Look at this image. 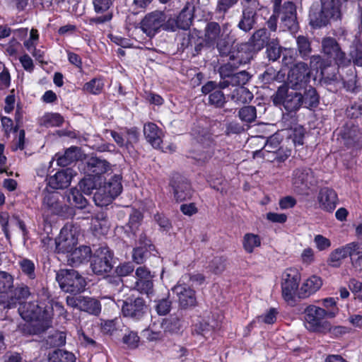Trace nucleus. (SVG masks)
<instances>
[{
	"instance_id": "nucleus-1",
	"label": "nucleus",
	"mask_w": 362,
	"mask_h": 362,
	"mask_svg": "<svg viewBox=\"0 0 362 362\" xmlns=\"http://www.w3.org/2000/svg\"><path fill=\"white\" fill-rule=\"evenodd\" d=\"M18 312L26 321L18 327L19 330L25 335L39 334L51 326V313L37 302L21 304Z\"/></svg>"
},
{
	"instance_id": "nucleus-2",
	"label": "nucleus",
	"mask_w": 362,
	"mask_h": 362,
	"mask_svg": "<svg viewBox=\"0 0 362 362\" xmlns=\"http://www.w3.org/2000/svg\"><path fill=\"white\" fill-rule=\"evenodd\" d=\"M338 312V308L326 310L314 305H308L304 310L305 327L311 332H327L330 329V324L325 318H333Z\"/></svg>"
},
{
	"instance_id": "nucleus-3",
	"label": "nucleus",
	"mask_w": 362,
	"mask_h": 362,
	"mask_svg": "<svg viewBox=\"0 0 362 362\" xmlns=\"http://www.w3.org/2000/svg\"><path fill=\"white\" fill-rule=\"evenodd\" d=\"M302 92L299 88H295L292 86H280L275 95L272 97V101L274 105H282L288 112L296 111L302 106Z\"/></svg>"
},
{
	"instance_id": "nucleus-4",
	"label": "nucleus",
	"mask_w": 362,
	"mask_h": 362,
	"mask_svg": "<svg viewBox=\"0 0 362 362\" xmlns=\"http://www.w3.org/2000/svg\"><path fill=\"white\" fill-rule=\"evenodd\" d=\"M56 280L60 288L66 293H81L86 286L85 279L74 269H60L57 273Z\"/></svg>"
},
{
	"instance_id": "nucleus-5",
	"label": "nucleus",
	"mask_w": 362,
	"mask_h": 362,
	"mask_svg": "<svg viewBox=\"0 0 362 362\" xmlns=\"http://www.w3.org/2000/svg\"><path fill=\"white\" fill-rule=\"evenodd\" d=\"M249 45L244 44L236 52V54L230 55L229 62L219 68V74L222 79H231L234 71L242 64L249 63L252 59V54L249 50Z\"/></svg>"
},
{
	"instance_id": "nucleus-6",
	"label": "nucleus",
	"mask_w": 362,
	"mask_h": 362,
	"mask_svg": "<svg viewBox=\"0 0 362 362\" xmlns=\"http://www.w3.org/2000/svg\"><path fill=\"white\" fill-rule=\"evenodd\" d=\"M168 14L161 11H154L147 13L141 21V29L149 37H153L160 29L166 28Z\"/></svg>"
},
{
	"instance_id": "nucleus-7",
	"label": "nucleus",
	"mask_w": 362,
	"mask_h": 362,
	"mask_svg": "<svg viewBox=\"0 0 362 362\" xmlns=\"http://www.w3.org/2000/svg\"><path fill=\"white\" fill-rule=\"evenodd\" d=\"M322 48L324 54L338 66H347L351 64V59L341 49L337 40L327 37L322 40Z\"/></svg>"
},
{
	"instance_id": "nucleus-8",
	"label": "nucleus",
	"mask_w": 362,
	"mask_h": 362,
	"mask_svg": "<svg viewBox=\"0 0 362 362\" xmlns=\"http://www.w3.org/2000/svg\"><path fill=\"white\" fill-rule=\"evenodd\" d=\"M316 182L313 172L310 168H298L292 173V188L296 194H305L307 190L315 185Z\"/></svg>"
},
{
	"instance_id": "nucleus-9",
	"label": "nucleus",
	"mask_w": 362,
	"mask_h": 362,
	"mask_svg": "<svg viewBox=\"0 0 362 362\" xmlns=\"http://www.w3.org/2000/svg\"><path fill=\"white\" fill-rule=\"evenodd\" d=\"M300 275L298 269L287 268L281 274L282 296L286 301L292 300L298 288Z\"/></svg>"
},
{
	"instance_id": "nucleus-10",
	"label": "nucleus",
	"mask_w": 362,
	"mask_h": 362,
	"mask_svg": "<svg viewBox=\"0 0 362 362\" xmlns=\"http://www.w3.org/2000/svg\"><path fill=\"white\" fill-rule=\"evenodd\" d=\"M112 253L107 247L98 248L92 257L91 268L97 274H103L109 272L112 267Z\"/></svg>"
},
{
	"instance_id": "nucleus-11",
	"label": "nucleus",
	"mask_w": 362,
	"mask_h": 362,
	"mask_svg": "<svg viewBox=\"0 0 362 362\" xmlns=\"http://www.w3.org/2000/svg\"><path fill=\"white\" fill-rule=\"evenodd\" d=\"M135 274L136 280L134 289L151 300L154 296V289L151 272L146 267L141 266L136 269Z\"/></svg>"
},
{
	"instance_id": "nucleus-12",
	"label": "nucleus",
	"mask_w": 362,
	"mask_h": 362,
	"mask_svg": "<svg viewBox=\"0 0 362 362\" xmlns=\"http://www.w3.org/2000/svg\"><path fill=\"white\" fill-rule=\"evenodd\" d=\"M146 312L147 305L142 298H127L122 301V313L124 317L138 321L143 318Z\"/></svg>"
},
{
	"instance_id": "nucleus-13",
	"label": "nucleus",
	"mask_w": 362,
	"mask_h": 362,
	"mask_svg": "<svg viewBox=\"0 0 362 362\" xmlns=\"http://www.w3.org/2000/svg\"><path fill=\"white\" fill-rule=\"evenodd\" d=\"M310 78V70L304 62H298L295 64L288 74L289 83L295 88H300L308 85Z\"/></svg>"
},
{
	"instance_id": "nucleus-14",
	"label": "nucleus",
	"mask_w": 362,
	"mask_h": 362,
	"mask_svg": "<svg viewBox=\"0 0 362 362\" xmlns=\"http://www.w3.org/2000/svg\"><path fill=\"white\" fill-rule=\"evenodd\" d=\"M173 292L176 295L180 306L182 308L196 305L195 291L189 287V285L178 281L173 287Z\"/></svg>"
},
{
	"instance_id": "nucleus-15",
	"label": "nucleus",
	"mask_w": 362,
	"mask_h": 362,
	"mask_svg": "<svg viewBox=\"0 0 362 362\" xmlns=\"http://www.w3.org/2000/svg\"><path fill=\"white\" fill-rule=\"evenodd\" d=\"M230 32L227 25H223L222 34L220 39L217 40L216 45V48L221 56H228L230 58V55L236 54V52L239 49L243 44L237 45V49H235L233 47L234 39L230 36Z\"/></svg>"
},
{
	"instance_id": "nucleus-16",
	"label": "nucleus",
	"mask_w": 362,
	"mask_h": 362,
	"mask_svg": "<svg viewBox=\"0 0 362 362\" xmlns=\"http://www.w3.org/2000/svg\"><path fill=\"white\" fill-rule=\"evenodd\" d=\"M192 18V11L188 8H184L176 18L168 15L166 28L171 32L177 29L187 30L191 25Z\"/></svg>"
},
{
	"instance_id": "nucleus-17",
	"label": "nucleus",
	"mask_w": 362,
	"mask_h": 362,
	"mask_svg": "<svg viewBox=\"0 0 362 362\" xmlns=\"http://www.w3.org/2000/svg\"><path fill=\"white\" fill-rule=\"evenodd\" d=\"M56 249L59 252L70 253L77 244V239L71 230L62 228L55 240Z\"/></svg>"
},
{
	"instance_id": "nucleus-18",
	"label": "nucleus",
	"mask_w": 362,
	"mask_h": 362,
	"mask_svg": "<svg viewBox=\"0 0 362 362\" xmlns=\"http://www.w3.org/2000/svg\"><path fill=\"white\" fill-rule=\"evenodd\" d=\"M341 139L347 147L360 148L362 147V131L357 126L347 125L341 133Z\"/></svg>"
},
{
	"instance_id": "nucleus-19",
	"label": "nucleus",
	"mask_w": 362,
	"mask_h": 362,
	"mask_svg": "<svg viewBox=\"0 0 362 362\" xmlns=\"http://www.w3.org/2000/svg\"><path fill=\"white\" fill-rule=\"evenodd\" d=\"M218 85L215 81H208L202 88L204 94H209V103L216 107H222L226 103V97L223 93L217 89Z\"/></svg>"
},
{
	"instance_id": "nucleus-20",
	"label": "nucleus",
	"mask_w": 362,
	"mask_h": 362,
	"mask_svg": "<svg viewBox=\"0 0 362 362\" xmlns=\"http://www.w3.org/2000/svg\"><path fill=\"white\" fill-rule=\"evenodd\" d=\"M337 201V194L334 189L323 187L319 191L317 202L321 209L332 212L336 208Z\"/></svg>"
},
{
	"instance_id": "nucleus-21",
	"label": "nucleus",
	"mask_w": 362,
	"mask_h": 362,
	"mask_svg": "<svg viewBox=\"0 0 362 362\" xmlns=\"http://www.w3.org/2000/svg\"><path fill=\"white\" fill-rule=\"evenodd\" d=\"M174 198L177 202H182L192 197V191L190 184L185 179L177 177L170 182Z\"/></svg>"
},
{
	"instance_id": "nucleus-22",
	"label": "nucleus",
	"mask_w": 362,
	"mask_h": 362,
	"mask_svg": "<svg viewBox=\"0 0 362 362\" xmlns=\"http://www.w3.org/2000/svg\"><path fill=\"white\" fill-rule=\"evenodd\" d=\"M109 169L110 165L106 160L92 157L87 161L86 173L101 182V175L107 173Z\"/></svg>"
},
{
	"instance_id": "nucleus-23",
	"label": "nucleus",
	"mask_w": 362,
	"mask_h": 362,
	"mask_svg": "<svg viewBox=\"0 0 362 362\" xmlns=\"http://www.w3.org/2000/svg\"><path fill=\"white\" fill-rule=\"evenodd\" d=\"M73 177V170L70 168L57 172L48 178V185L52 189H61L69 186Z\"/></svg>"
},
{
	"instance_id": "nucleus-24",
	"label": "nucleus",
	"mask_w": 362,
	"mask_h": 362,
	"mask_svg": "<svg viewBox=\"0 0 362 362\" xmlns=\"http://www.w3.org/2000/svg\"><path fill=\"white\" fill-rule=\"evenodd\" d=\"M91 254V250L88 246H80L73 250L67 256L69 264L76 267L84 262H88Z\"/></svg>"
},
{
	"instance_id": "nucleus-25",
	"label": "nucleus",
	"mask_w": 362,
	"mask_h": 362,
	"mask_svg": "<svg viewBox=\"0 0 362 362\" xmlns=\"http://www.w3.org/2000/svg\"><path fill=\"white\" fill-rule=\"evenodd\" d=\"M351 248L349 243H348L344 246L334 250L329 254L327 264L331 267H339L342 264L343 259L347 257H350Z\"/></svg>"
},
{
	"instance_id": "nucleus-26",
	"label": "nucleus",
	"mask_w": 362,
	"mask_h": 362,
	"mask_svg": "<svg viewBox=\"0 0 362 362\" xmlns=\"http://www.w3.org/2000/svg\"><path fill=\"white\" fill-rule=\"evenodd\" d=\"M144 134L148 143L153 147L159 148L162 142V132L158 129L156 124L148 123L144 127Z\"/></svg>"
},
{
	"instance_id": "nucleus-27",
	"label": "nucleus",
	"mask_w": 362,
	"mask_h": 362,
	"mask_svg": "<svg viewBox=\"0 0 362 362\" xmlns=\"http://www.w3.org/2000/svg\"><path fill=\"white\" fill-rule=\"evenodd\" d=\"M309 21L312 27L322 28L326 26L330 19L322 9H318L317 5L313 4L309 12Z\"/></svg>"
},
{
	"instance_id": "nucleus-28",
	"label": "nucleus",
	"mask_w": 362,
	"mask_h": 362,
	"mask_svg": "<svg viewBox=\"0 0 362 362\" xmlns=\"http://www.w3.org/2000/svg\"><path fill=\"white\" fill-rule=\"evenodd\" d=\"M302 92V106L307 108L315 107L319 104V96L316 90L310 86L299 88Z\"/></svg>"
},
{
	"instance_id": "nucleus-29",
	"label": "nucleus",
	"mask_w": 362,
	"mask_h": 362,
	"mask_svg": "<svg viewBox=\"0 0 362 362\" xmlns=\"http://www.w3.org/2000/svg\"><path fill=\"white\" fill-rule=\"evenodd\" d=\"M269 40V34L268 33L266 29L262 28L257 30L252 35L250 40V43L251 44V45L247 43L249 45V50L252 53L250 48L251 46L252 47L253 50L262 49L266 45H267V44L270 42Z\"/></svg>"
},
{
	"instance_id": "nucleus-30",
	"label": "nucleus",
	"mask_w": 362,
	"mask_h": 362,
	"mask_svg": "<svg viewBox=\"0 0 362 362\" xmlns=\"http://www.w3.org/2000/svg\"><path fill=\"white\" fill-rule=\"evenodd\" d=\"M321 9L330 20L341 18L340 5L337 0H320Z\"/></svg>"
},
{
	"instance_id": "nucleus-31",
	"label": "nucleus",
	"mask_w": 362,
	"mask_h": 362,
	"mask_svg": "<svg viewBox=\"0 0 362 362\" xmlns=\"http://www.w3.org/2000/svg\"><path fill=\"white\" fill-rule=\"evenodd\" d=\"M59 194L57 192H48L43 199L42 208L50 214H57L62 209L59 202Z\"/></svg>"
},
{
	"instance_id": "nucleus-32",
	"label": "nucleus",
	"mask_w": 362,
	"mask_h": 362,
	"mask_svg": "<svg viewBox=\"0 0 362 362\" xmlns=\"http://www.w3.org/2000/svg\"><path fill=\"white\" fill-rule=\"evenodd\" d=\"M256 13L257 11L243 9L238 27L245 32L252 30L256 23Z\"/></svg>"
},
{
	"instance_id": "nucleus-33",
	"label": "nucleus",
	"mask_w": 362,
	"mask_h": 362,
	"mask_svg": "<svg viewBox=\"0 0 362 362\" xmlns=\"http://www.w3.org/2000/svg\"><path fill=\"white\" fill-rule=\"evenodd\" d=\"M223 27L216 22H211L206 25L205 28V40L209 45H214L220 39L222 34Z\"/></svg>"
},
{
	"instance_id": "nucleus-34",
	"label": "nucleus",
	"mask_w": 362,
	"mask_h": 362,
	"mask_svg": "<svg viewBox=\"0 0 362 362\" xmlns=\"http://www.w3.org/2000/svg\"><path fill=\"white\" fill-rule=\"evenodd\" d=\"M115 197L106 187L100 185L94 194L93 200L97 206H105L110 204Z\"/></svg>"
},
{
	"instance_id": "nucleus-35",
	"label": "nucleus",
	"mask_w": 362,
	"mask_h": 362,
	"mask_svg": "<svg viewBox=\"0 0 362 362\" xmlns=\"http://www.w3.org/2000/svg\"><path fill=\"white\" fill-rule=\"evenodd\" d=\"M351 247L350 252L351 263L353 267L358 271L362 270V245L357 242L349 243Z\"/></svg>"
},
{
	"instance_id": "nucleus-36",
	"label": "nucleus",
	"mask_w": 362,
	"mask_h": 362,
	"mask_svg": "<svg viewBox=\"0 0 362 362\" xmlns=\"http://www.w3.org/2000/svg\"><path fill=\"white\" fill-rule=\"evenodd\" d=\"M322 285V281L319 276H312L303 284L300 290L304 293V296H309L318 291Z\"/></svg>"
},
{
	"instance_id": "nucleus-37",
	"label": "nucleus",
	"mask_w": 362,
	"mask_h": 362,
	"mask_svg": "<svg viewBox=\"0 0 362 362\" xmlns=\"http://www.w3.org/2000/svg\"><path fill=\"white\" fill-rule=\"evenodd\" d=\"M79 310L87 312L90 314L98 315L100 313L101 307L100 302L90 297L82 296L81 302H80Z\"/></svg>"
},
{
	"instance_id": "nucleus-38",
	"label": "nucleus",
	"mask_w": 362,
	"mask_h": 362,
	"mask_svg": "<svg viewBox=\"0 0 362 362\" xmlns=\"http://www.w3.org/2000/svg\"><path fill=\"white\" fill-rule=\"evenodd\" d=\"M106 182L103 185L107 188L110 192L115 197H117L122 191V176L119 174H115L110 178H105Z\"/></svg>"
},
{
	"instance_id": "nucleus-39",
	"label": "nucleus",
	"mask_w": 362,
	"mask_h": 362,
	"mask_svg": "<svg viewBox=\"0 0 362 362\" xmlns=\"http://www.w3.org/2000/svg\"><path fill=\"white\" fill-rule=\"evenodd\" d=\"M277 312L274 308H271L267 313L264 315L257 317L254 319L247 326V329L250 330V329L260 326L262 323H265L267 325H271L274 323L276 320Z\"/></svg>"
},
{
	"instance_id": "nucleus-40",
	"label": "nucleus",
	"mask_w": 362,
	"mask_h": 362,
	"mask_svg": "<svg viewBox=\"0 0 362 362\" xmlns=\"http://www.w3.org/2000/svg\"><path fill=\"white\" fill-rule=\"evenodd\" d=\"M252 98V93L243 86L235 88L231 95V99L238 104L249 103Z\"/></svg>"
},
{
	"instance_id": "nucleus-41",
	"label": "nucleus",
	"mask_w": 362,
	"mask_h": 362,
	"mask_svg": "<svg viewBox=\"0 0 362 362\" xmlns=\"http://www.w3.org/2000/svg\"><path fill=\"white\" fill-rule=\"evenodd\" d=\"M78 158V150L77 147H71L68 148L63 156H59L57 158L59 165L67 166Z\"/></svg>"
},
{
	"instance_id": "nucleus-42",
	"label": "nucleus",
	"mask_w": 362,
	"mask_h": 362,
	"mask_svg": "<svg viewBox=\"0 0 362 362\" xmlns=\"http://www.w3.org/2000/svg\"><path fill=\"white\" fill-rule=\"evenodd\" d=\"M100 183V181L87 174L86 177L80 181L78 187L83 194L89 195L94 189H97V186Z\"/></svg>"
},
{
	"instance_id": "nucleus-43",
	"label": "nucleus",
	"mask_w": 362,
	"mask_h": 362,
	"mask_svg": "<svg viewBox=\"0 0 362 362\" xmlns=\"http://www.w3.org/2000/svg\"><path fill=\"white\" fill-rule=\"evenodd\" d=\"M261 240L259 235L253 233H246L243 239V246L247 253H252L255 248L259 247Z\"/></svg>"
},
{
	"instance_id": "nucleus-44",
	"label": "nucleus",
	"mask_w": 362,
	"mask_h": 362,
	"mask_svg": "<svg viewBox=\"0 0 362 362\" xmlns=\"http://www.w3.org/2000/svg\"><path fill=\"white\" fill-rule=\"evenodd\" d=\"M74 355L69 351L58 349L54 351L49 356V362H75Z\"/></svg>"
},
{
	"instance_id": "nucleus-45",
	"label": "nucleus",
	"mask_w": 362,
	"mask_h": 362,
	"mask_svg": "<svg viewBox=\"0 0 362 362\" xmlns=\"http://www.w3.org/2000/svg\"><path fill=\"white\" fill-rule=\"evenodd\" d=\"M281 141V139L280 137V135L279 134H274L272 136H269L263 147V153L268 152V153H275L277 152L280 148V144ZM263 156L265 157V155L263 154Z\"/></svg>"
},
{
	"instance_id": "nucleus-46",
	"label": "nucleus",
	"mask_w": 362,
	"mask_h": 362,
	"mask_svg": "<svg viewBox=\"0 0 362 362\" xmlns=\"http://www.w3.org/2000/svg\"><path fill=\"white\" fill-rule=\"evenodd\" d=\"M63 122V117L58 113L45 114L41 119V124L47 127H59Z\"/></svg>"
},
{
	"instance_id": "nucleus-47",
	"label": "nucleus",
	"mask_w": 362,
	"mask_h": 362,
	"mask_svg": "<svg viewBox=\"0 0 362 362\" xmlns=\"http://www.w3.org/2000/svg\"><path fill=\"white\" fill-rule=\"evenodd\" d=\"M238 115L243 122L251 123L257 117V110L254 106H245L239 110Z\"/></svg>"
},
{
	"instance_id": "nucleus-48",
	"label": "nucleus",
	"mask_w": 362,
	"mask_h": 362,
	"mask_svg": "<svg viewBox=\"0 0 362 362\" xmlns=\"http://www.w3.org/2000/svg\"><path fill=\"white\" fill-rule=\"evenodd\" d=\"M68 199L71 204H75L78 208H83L86 205V199L82 195L81 190L71 189L68 195Z\"/></svg>"
},
{
	"instance_id": "nucleus-49",
	"label": "nucleus",
	"mask_w": 362,
	"mask_h": 362,
	"mask_svg": "<svg viewBox=\"0 0 362 362\" xmlns=\"http://www.w3.org/2000/svg\"><path fill=\"white\" fill-rule=\"evenodd\" d=\"M282 51L276 39H272L268 44L267 48V57L270 60L276 61L278 59Z\"/></svg>"
},
{
	"instance_id": "nucleus-50",
	"label": "nucleus",
	"mask_w": 362,
	"mask_h": 362,
	"mask_svg": "<svg viewBox=\"0 0 362 362\" xmlns=\"http://www.w3.org/2000/svg\"><path fill=\"white\" fill-rule=\"evenodd\" d=\"M204 276L199 273L186 274L183 275L179 281L189 285V287L195 285H201L204 281Z\"/></svg>"
},
{
	"instance_id": "nucleus-51",
	"label": "nucleus",
	"mask_w": 362,
	"mask_h": 362,
	"mask_svg": "<svg viewBox=\"0 0 362 362\" xmlns=\"http://www.w3.org/2000/svg\"><path fill=\"white\" fill-rule=\"evenodd\" d=\"M296 43L300 56L302 57H308L311 52L310 42L308 38L303 35H299L296 38Z\"/></svg>"
},
{
	"instance_id": "nucleus-52",
	"label": "nucleus",
	"mask_w": 362,
	"mask_h": 362,
	"mask_svg": "<svg viewBox=\"0 0 362 362\" xmlns=\"http://www.w3.org/2000/svg\"><path fill=\"white\" fill-rule=\"evenodd\" d=\"M277 14L278 18L283 17H291L296 18V6L293 2L286 1L284 4V5L279 8L276 12H274Z\"/></svg>"
},
{
	"instance_id": "nucleus-53",
	"label": "nucleus",
	"mask_w": 362,
	"mask_h": 362,
	"mask_svg": "<svg viewBox=\"0 0 362 362\" xmlns=\"http://www.w3.org/2000/svg\"><path fill=\"white\" fill-rule=\"evenodd\" d=\"M92 225L95 230L100 229L102 233H107L110 226L106 216L103 213L97 214L92 220Z\"/></svg>"
},
{
	"instance_id": "nucleus-54",
	"label": "nucleus",
	"mask_w": 362,
	"mask_h": 362,
	"mask_svg": "<svg viewBox=\"0 0 362 362\" xmlns=\"http://www.w3.org/2000/svg\"><path fill=\"white\" fill-rule=\"evenodd\" d=\"M45 308H46L51 313V319L52 318L53 315L62 317L64 320L67 319V312L61 303L58 301H52L50 303L49 307L46 305Z\"/></svg>"
},
{
	"instance_id": "nucleus-55",
	"label": "nucleus",
	"mask_w": 362,
	"mask_h": 362,
	"mask_svg": "<svg viewBox=\"0 0 362 362\" xmlns=\"http://www.w3.org/2000/svg\"><path fill=\"white\" fill-rule=\"evenodd\" d=\"M122 341L127 346V348L134 349L139 346V337L136 332L133 331H128L123 336Z\"/></svg>"
},
{
	"instance_id": "nucleus-56",
	"label": "nucleus",
	"mask_w": 362,
	"mask_h": 362,
	"mask_svg": "<svg viewBox=\"0 0 362 362\" xmlns=\"http://www.w3.org/2000/svg\"><path fill=\"white\" fill-rule=\"evenodd\" d=\"M20 267L23 274H25L30 279L35 278V264L28 259H23L19 262Z\"/></svg>"
},
{
	"instance_id": "nucleus-57",
	"label": "nucleus",
	"mask_w": 362,
	"mask_h": 362,
	"mask_svg": "<svg viewBox=\"0 0 362 362\" xmlns=\"http://www.w3.org/2000/svg\"><path fill=\"white\" fill-rule=\"evenodd\" d=\"M103 86V83L100 79L93 78L85 83L83 89L90 93L98 94L102 91Z\"/></svg>"
},
{
	"instance_id": "nucleus-58",
	"label": "nucleus",
	"mask_w": 362,
	"mask_h": 362,
	"mask_svg": "<svg viewBox=\"0 0 362 362\" xmlns=\"http://www.w3.org/2000/svg\"><path fill=\"white\" fill-rule=\"evenodd\" d=\"M349 57L355 65L362 66V45L361 44H356L351 47Z\"/></svg>"
},
{
	"instance_id": "nucleus-59",
	"label": "nucleus",
	"mask_w": 362,
	"mask_h": 362,
	"mask_svg": "<svg viewBox=\"0 0 362 362\" xmlns=\"http://www.w3.org/2000/svg\"><path fill=\"white\" fill-rule=\"evenodd\" d=\"M250 75L246 71L235 73L231 78L232 86H243L250 79Z\"/></svg>"
},
{
	"instance_id": "nucleus-60",
	"label": "nucleus",
	"mask_w": 362,
	"mask_h": 362,
	"mask_svg": "<svg viewBox=\"0 0 362 362\" xmlns=\"http://www.w3.org/2000/svg\"><path fill=\"white\" fill-rule=\"evenodd\" d=\"M13 277L6 272H0V293L6 292L13 285Z\"/></svg>"
},
{
	"instance_id": "nucleus-61",
	"label": "nucleus",
	"mask_w": 362,
	"mask_h": 362,
	"mask_svg": "<svg viewBox=\"0 0 362 362\" xmlns=\"http://www.w3.org/2000/svg\"><path fill=\"white\" fill-rule=\"evenodd\" d=\"M304 134L305 129L301 126H298L292 130V133L290 134V136L295 145H303Z\"/></svg>"
},
{
	"instance_id": "nucleus-62",
	"label": "nucleus",
	"mask_w": 362,
	"mask_h": 362,
	"mask_svg": "<svg viewBox=\"0 0 362 362\" xmlns=\"http://www.w3.org/2000/svg\"><path fill=\"white\" fill-rule=\"evenodd\" d=\"M134 269V265L130 262H124L119 264L115 272L119 276H126L133 272Z\"/></svg>"
},
{
	"instance_id": "nucleus-63",
	"label": "nucleus",
	"mask_w": 362,
	"mask_h": 362,
	"mask_svg": "<svg viewBox=\"0 0 362 362\" xmlns=\"http://www.w3.org/2000/svg\"><path fill=\"white\" fill-rule=\"evenodd\" d=\"M237 2L238 0H218L216 11L224 15L228 9L235 5Z\"/></svg>"
},
{
	"instance_id": "nucleus-64",
	"label": "nucleus",
	"mask_w": 362,
	"mask_h": 362,
	"mask_svg": "<svg viewBox=\"0 0 362 362\" xmlns=\"http://www.w3.org/2000/svg\"><path fill=\"white\" fill-rule=\"evenodd\" d=\"M314 243L316 247L320 251L325 250L331 246L330 240L322 235H315L314 238Z\"/></svg>"
}]
</instances>
